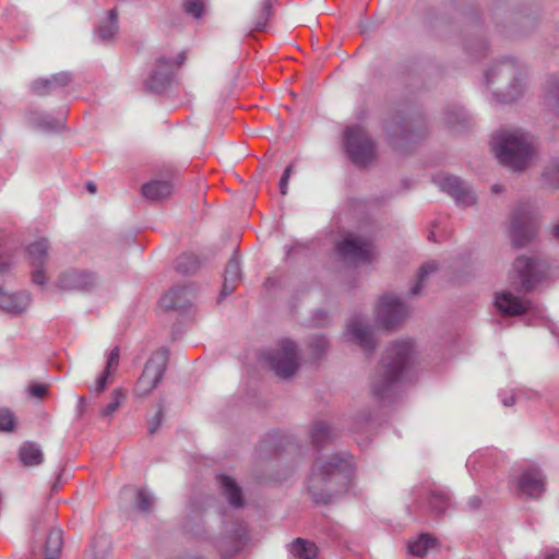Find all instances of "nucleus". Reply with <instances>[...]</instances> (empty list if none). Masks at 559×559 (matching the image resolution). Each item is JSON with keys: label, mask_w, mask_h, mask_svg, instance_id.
I'll return each mask as SVG.
<instances>
[{"label": "nucleus", "mask_w": 559, "mask_h": 559, "mask_svg": "<svg viewBox=\"0 0 559 559\" xmlns=\"http://www.w3.org/2000/svg\"><path fill=\"white\" fill-rule=\"evenodd\" d=\"M15 428V417L8 408L0 409V431L11 432Z\"/></svg>", "instance_id": "46"}, {"label": "nucleus", "mask_w": 559, "mask_h": 559, "mask_svg": "<svg viewBox=\"0 0 559 559\" xmlns=\"http://www.w3.org/2000/svg\"><path fill=\"white\" fill-rule=\"evenodd\" d=\"M316 317H317L316 322H317V324H320V325H324L329 320V316L324 310H319L316 313Z\"/></svg>", "instance_id": "53"}, {"label": "nucleus", "mask_w": 559, "mask_h": 559, "mask_svg": "<svg viewBox=\"0 0 559 559\" xmlns=\"http://www.w3.org/2000/svg\"><path fill=\"white\" fill-rule=\"evenodd\" d=\"M437 538L428 533H423L417 539L408 544V551L416 557H425L429 549L435 548Z\"/></svg>", "instance_id": "32"}, {"label": "nucleus", "mask_w": 559, "mask_h": 559, "mask_svg": "<svg viewBox=\"0 0 559 559\" xmlns=\"http://www.w3.org/2000/svg\"><path fill=\"white\" fill-rule=\"evenodd\" d=\"M269 367L281 378L288 379L299 369L297 345L290 340H284L275 349L264 355Z\"/></svg>", "instance_id": "8"}, {"label": "nucleus", "mask_w": 559, "mask_h": 559, "mask_svg": "<svg viewBox=\"0 0 559 559\" xmlns=\"http://www.w3.org/2000/svg\"><path fill=\"white\" fill-rule=\"evenodd\" d=\"M536 218L528 204H520L512 213L510 238L513 247L523 248L531 243L536 235Z\"/></svg>", "instance_id": "9"}, {"label": "nucleus", "mask_w": 559, "mask_h": 559, "mask_svg": "<svg viewBox=\"0 0 559 559\" xmlns=\"http://www.w3.org/2000/svg\"><path fill=\"white\" fill-rule=\"evenodd\" d=\"M168 355V349L160 348L146 361L134 388V393L138 396L148 395L158 385L167 368Z\"/></svg>", "instance_id": "10"}, {"label": "nucleus", "mask_w": 559, "mask_h": 559, "mask_svg": "<svg viewBox=\"0 0 559 559\" xmlns=\"http://www.w3.org/2000/svg\"><path fill=\"white\" fill-rule=\"evenodd\" d=\"M49 242L46 238H41L32 242L27 252L31 259L32 266H44L49 260Z\"/></svg>", "instance_id": "31"}, {"label": "nucleus", "mask_w": 559, "mask_h": 559, "mask_svg": "<svg viewBox=\"0 0 559 559\" xmlns=\"http://www.w3.org/2000/svg\"><path fill=\"white\" fill-rule=\"evenodd\" d=\"M19 459L24 466H37L44 462V453L39 444L26 441L19 449Z\"/></svg>", "instance_id": "28"}, {"label": "nucleus", "mask_w": 559, "mask_h": 559, "mask_svg": "<svg viewBox=\"0 0 559 559\" xmlns=\"http://www.w3.org/2000/svg\"><path fill=\"white\" fill-rule=\"evenodd\" d=\"M31 302V295L27 292L8 294L0 286V308L13 316L23 313Z\"/></svg>", "instance_id": "23"}, {"label": "nucleus", "mask_w": 559, "mask_h": 559, "mask_svg": "<svg viewBox=\"0 0 559 559\" xmlns=\"http://www.w3.org/2000/svg\"><path fill=\"white\" fill-rule=\"evenodd\" d=\"M544 559H559V549L549 550Z\"/></svg>", "instance_id": "58"}, {"label": "nucleus", "mask_w": 559, "mask_h": 559, "mask_svg": "<svg viewBox=\"0 0 559 559\" xmlns=\"http://www.w3.org/2000/svg\"><path fill=\"white\" fill-rule=\"evenodd\" d=\"M98 285V275L86 269H69L62 272L56 282V286L66 292L91 293Z\"/></svg>", "instance_id": "14"}, {"label": "nucleus", "mask_w": 559, "mask_h": 559, "mask_svg": "<svg viewBox=\"0 0 559 559\" xmlns=\"http://www.w3.org/2000/svg\"><path fill=\"white\" fill-rule=\"evenodd\" d=\"M154 497L145 489H139L135 497V507L139 511L146 513L153 509Z\"/></svg>", "instance_id": "44"}, {"label": "nucleus", "mask_w": 559, "mask_h": 559, "mask_svg": "<svg viewBox=\"0 0 559 559\" xmlns=\"http://www.w3.org/2000/svg\"><path fill=\"white\" fill-rule=\"evenodd\" d=\"M32 121L36 128L44 132H58L64 128L62 121L56 120L48 115L35 114L32 117Z\"/></svg>", "instance_id": "37"}, {"label": "nucleus", "mask_w": 559, "mask_h": 559, "mask_svg": "<svg viewBox=\"0 0 559 559\" xmlns=\"http://www.w3.org/2000/svg\"><path fill=\"white\" fill-rule=\"evenodd\" d=\"M414 344L411 341L393 342L383 353L371 390L376 399L391 404L397 396L401 380L413 361Z\"/></svg>", "instance_id": "2"}, {"label": "nucleus", "mask_w": 559, "mask_h": 559, "mask_svg": "<svg viewBox=\"0 0 559 559\" xmlns=\"http://www.w3.org/2000/svg\"><path fill=\"white\" fill-rule=\"evenodd\" d=\"M293 173V165H288L282 177H281V180H280V190H281V193L283 195L287 194V189H288V180L290 178V175Z\"/></svg>", "instance_id": "52"}, {"label": "nucleus", "mask_w": 559, "mask_h": 559, "mask_svg": "<svg viewBox=\"0 0 559 559\" xmlns=\"http://www.w3.org/2000/svg\"><path fill=\"white\" fill-rule=\"evenodd\" d=\"M372 241L358 234H347L338 243L340 255L350 263H368L372 259Z\"/></svg>", "instance_id": "13"}, {"label": "nucleus", "mask_w": 559, "mask_h": 559, "mask_svg": "<svg viewBox=\"0 0 559 559\" xmlns=\"http://www.w3.org/2000/svg\"><path fill=\"white\" fill-rule=\"evenodd\" d=\"M288 551L296 559H316L318 557L317 545L308 539L298 537L288 545Z\"/></svg>", "instance_id": "30"}, {"label": "nucleus", "mask_w": 559, "mask_h": 559, "mask_svg": "<svg viewBox=\"0 0 559 559\" xmlns=\"http://www.w3.org/2000/svg\"><path fill=\"white\" fill-rule=\"evenodd\" d=\"M62 547V532L52 528L46 539L44 559H57Z\"/></svg>", "instance_id": "34"}, {"label": "nucleus", "mask_w": 559, "mask_h": 559, "mask_svg": "<svg viewBox=\"0 0 559 559\" xmlns=\"http://www.w3.org/2000/svg\"><path fill=\"white\" fill-rule=\"evenodd\" d=\"M247 525L236 523L230 533L225 534L218 540V550L224 559L236 556L247 542Z\"/></svg>", "instance_id": "17"}, {"label": "nucleus", "mask_w": 559, "mask_h": 559, "mask_svg": "<svg viewBox=\"0 0 559 559\" xmlns=\"http://www.w3.org/2000/svg\"><path fill=\"white\" fill-rule=\"evenodd\" d=\"M174 192L170 180H151L141 188L142 195L151 202H160L168 199Z\"/></svg>", "instance_id": "26"}, {"label": "nucleus", "mask_w": 559, "mask_h": 559, "mask_svg": "<svg viewBox=\"0 0 559 559\" xmlns=\"http://www.w3.org/2000/svg\"><path fill=\"white\" fill-rule=\"evenodd\" d=\"M502 403H503L504 406H512V405H514V403H515L514 395H511V396H509L507 399H503Z\"/></svg>", "instance_id": "59"}, {"label": "nucleus", "mask_w": 559, "mask_h": 559, "mask_svg": "<svg viewBox=\"0 0 559 559\" xmlns=\"http://www.w3.org/2000/svg\"><path fill=\"white\" fill-rule=\"evenodd\" d=\"M534 138L520 130H501L492 140V150L499 162L514 171L524 170L533 156Z\"/></svg>", "instance_id": "3"}, {"label": "nucleus", "mask_w": 559, "mask_h": 559, "mask_svg": "<svg viewBox=\"0 0 559 559\" xmlns=\"http://www.w3.org/2000/svg\"><path fill=\"white\" fill-rule=\"evenodd\" d=\"M32 281L34 284L45 286L47 283L46 272L44 266H33Z\"/></svg>", "instance_id": "50"}, {"label": "nucleus", "mask_w": 559, "mask_h": 559, "mask_svg": "<svg viewBox=\"0 0 559 559\" xmlns=\"http://www.w3.org/2000/svg\"><path fill=\"white\" fill-rule=\"evenodd\" d=\"M48 392V385L33 382L28 385V394L32 397L44 399Z\"/></svg>", "instance_id": "48"}, {"label": "nucleus", "mask_w": 559, "mask_h": 559, "mask_svg": "<svg viewBox=\"0 0 559 559\" xmlns=\"http://www.w3.org/2000/svg\"><path fill=\"white\" fill-rule=\"evenodd\" d=\"M542 181L548 188H559V158L551 159L542 173Z\"/></svg>", "instance_id": "36"}, {"label": "nucleus", "mask_w": 559, "mask_h": 559, "mask_svg": "<svg viewBox=\"0 0 559 559\" xmlns=\"http://www.w3.org/2000/svg\"><path fill=\"white\" fill-rule=\"evenodd\" d=\"M491 191H492L493 193H499V192H501V191H502V186H500V185H493V186L491 187Z\"/></svg>", "instance_id": "64"}, {"label": "nucleus", "mask_w": 559, "mask_h": 559, "mask_svg": "<svg viewBox=\"0 0 559 559\" xmlns=\"http://www.w3.org/2000/svg\"><path fill=\"white\" fill-rule=\"evenodd\" d=\"M39 524H40V519H39V518H38V519H33V520H32V527H33V531H34V532L38 530Z\"/></svg>", "instance_id": "60"}, {"label": "nucleus", "mask_w": 559, "mask_h": 559, "mask_svg": "<svg viewBox=\"0 0 559 559\" xmlns=\"http://www.w3.org/2000/svg\"><path fill=\"white\" fill-rule=\"evenodd\" d=\"M524 66L512 57L496 60L486 72V82L503 103L516 100L524 91Z\"/></svg>", "instance_id": "4"}, {"label": "nucleus", "mask_w": 559, "mask_h": 559, "mask_svg": "<svg viewBox=\"0 0 559 559\" xmlns=\"http://www.w3.org/2000/svg\"><path fill=\"white\" fill-rule=\"evenodd\" d=\"M480 504H481V500L478 497H472L468 500V507L472 510H477L480 507Z\"/></svg>", "instance_id": "57"}, {"label": "nucleus", "mask_w": 559, "mask_h": 559, "mask_svg": "<svg viewBox=\"0 0 559 559\" xmlns=\"http://www.w3.org/2000/svg\"><path fill=\"white\" fill-rule=\"evenodd\" d=\"M450 496L443 489H431L428 498V503L433 513L442 515L450 507Z\"/></svg>", "instance_id": "33"}, {"label": "nucleus", "mask_w": 559, "mask_h": 559, "mask_svg": "<svg viewBox=\"0 0 559 559\" xmlns=\"http://www.w3.org/2000/svg\"><path fill=\"white\" fill-rule=\"evenodd\" d=\"M194 296L193 285L178 286L169 289L160 298V307L165 310H182L191 306Z\"/></svg>", "instance_id": "20"}, {"label": "nucleus", "mask_w": 559, "mask_h": 559, "mask_svg": "<svg viewBox=\"0 0 559 559\" xmlns=\"http://www.w3.org/2000/svg\"><path fill=\"white\" fill-rule=\"evenodd\" d=\"M119 362V348L115 347L111 349V352L108 355L106 367L104 371H108L111 373L112 370L116 369Z\"/></svg>", "instance_id": "51"}, {"label": "nucleus", "mask_w": 559, "mask_h": 559, "mask_svg": "<svg viewBox=\"0 0 559 559\" xmlns=\"http://www.w3.org/2000/svg\"><path fill=\"white\" fill-rule=\"evenodd\" d=\"M308 345L312 350V356L319 359L328 352L330 342L325 335L316 334L309 338Z\"/></svg>", "instance_id": "41"}, {"label": "nucleus", "mask_w": 559, "mask_h": 559, "mask_svg": "<svg viewBox=\"0 0 559 559\" xmlns=\"http://www.w3.org/2000/svg\"><path fill=\"white\" fill-rule=\"evenodd\" d=\"M186 60V53L181 51L178 53L175 61H170L165 56L156 58L154 67L144 81V88L150 93L159 94L164 92L173 80L174 71L179 68Z\"/></svg>", "instance_id": "11"}, {"label": "nucleus", "mask_w": 559, "mask_h": 559, "mask_svg": "<svg viewBox=\"0 0 559 559\" xmlns=\"http://www.w3.org/2000/svg\"><path fill=\"white\" fill-rule=\"evenodd\" d=\"M389 144L400 152L421 141L428 133L426 119L419 114L395 111L383 121Z\"/></svg>", "instance_id": "5"}, {"label": "nucleus", "mask_w": 559, "mask_h": 559, "mask_svg": "<svg viewBox=\"0 0 559 559\" xmlns=\"http://www.w3.org/2000/svg\"><path fill=\"white\" fill-rule=\"evenodd\" d=\"M337 437L338 432L336 429L326 421L317 420L311 426L310 439L317 450H321L332 443Z\"/></svg>", "instance_id": "24"}, {"label": "nucleus", "mask_w": 559, "mask_h": 559, "mask_svg": "<svg viewBox=\"0 0 559 559\" xmlns=\"http://www.w3.org/2000/svg\"><path fill=\"white\" fill-rule=\"evenodd\" d=\"M127 392L120 388L115 389L110 394V402L107 406H105L99 415L103 418H111L116 411L126 401Z\"/></svg>", "instance_id": "39"}, {"label": "nucleus", "mask_w": 559, "mask_h": 559, "mask_svg": "<svg viewBox=\"0 0 559 559\" xmlns=\"http://www.w3.org/2000/svg\"><path fill=\"white\" fill-rule=\"evenodd\" d=\"M217 483L223 496L230 506L234 508H242L245 506L242 490L231 477L227 475H218Z\"/></svg>", "instance_id": "27"}, {"label": "nucleus", "mask_w": 559, "mask_h": 559, "mask_svg": "<svg viewBox=\"0 0 559 559\" xmlns=\"http://www.w3.org/2000/svg\"><path fill=\"white\" fill-rule=\"evenodd\" d=\"M495 305L503 316L508 317L522 316L533 310L531 300L515 296L511 292L497 294Z\"/></svg>", "instance_id": "19"}, {"label": "nucleus", "mask_w": 559, "mask_h": 559, "mask_svg": "<svg viewBox=\"0 0 559 559\" xmlns=\"http://www.w3.org/2000/svg\"><path fill=\"white\" fill-rule=\"evenodd\" d=\"M350 476L352 465L345 457H320L308 477L307 491L317 504L333 503L348 490Z\"/></svg>", "instance_id": "1"}, {"label": "nucleus", "mask_w": 559, "mask_h": 559, "mask_svg": "<svg viewBox=\"0 0 559 559\" xmlns=\"http://www.w3.org/2000/svg\"><path fill=\"white\" fill-rule=\"evenodd\" d=\"M345 147L350 160L360 168L372 165L377 159L376 144L360 127L345 130Z\"/></svg>", "instance_id": "7"}, {"label": "nucleus", "mask_w": 559, "mask_h": 559, "mask_svg": "<svg viewBox=\"0 0 559 559\" xmlns=\"http://www.w3.org/2000/svg\"><path fill=\"white\" fill-rule=\"evenodd\" d=\"M181 8L183 12L193 19H201L205 12L204 0H182Z\"/></svg>", "instance_id": "43"}, {"label": "nucleus", "mask_w": 559, "mask_h": 559, "mask_svg": "<svg viewBox=\"0 0 559 559\" xmlns=\"http://www.w3.org/2000/svg\"><path fill=\"white\" fill-rule=\"evenodd\" d=\"M435 182L442 191L451 195L459 206L467 207L474 205L477 201L474 190L457 176H437Z\"/></svg>", "instance_id": "15"}, {"label": "nucleus", "mask_w": 559, "mask_h": 559, "mask_svg": "<svg viewBox=\"0 0 559 559\" xmlns=\"http://www.w3.org/2000/svg\"><path fill=\"white\" fill-rule=\"evenodd\" d=\"M11 263L0 255V275L9 272Z\"/></svg>", "instance_id": "55"}, {"label": "nucleus", "mask_w": 559, "mask_h": 559, "mask_svg": "<svg viewBox=\"0 0 559 559\" xmlns=\"http://www.w3.org/2000/svg\"><path fill=\"white\" fill-rule=\"evenodd\" d=\"M464 49L474 58H479L487 51V41L484 38H471L465 40Z\"/></svg>", "instance_id": "42"}, {"label": "nucleus", "mask_w": 559, "mask_h": 559, "mask_svg": "<svg viewBox=\"0 0 559 559\" xmlns=\"http://www.w3.org/2000/svg\"><path fill=\"white\" fill-rule=\"evenodd\" d=\"M201 265V261L193 253H183L176 261V271L185 275L194 274Z\"/></svg>", "instance_id": "35"}, {"label": "nucleus", "mask_w": 559, "mask_h": 559, "mask_svg": "<svg viewBox=\"0 0 559 559\" xmlns=\"http://www.w3.org/2000/svg\"><path fill=\"white\" fill-rule=\"evenodd\" d=\"M73 80L70 72H60L49 79L39 78L32 82V92L38 96H45L56 88L68 86Z\"/></svg>", "instance_id": "21"}, {"label": "nucleus", "mask_w": 559, "mask_h": 559, "mask_svg": "<svg viewBox=\"0 0 559 559\" xmlns=\"http://www.w3.org/2000/svg\"><path fill=\"white\" fill-rule=\"evenodd\" d=\"M547 263L537 258L528 255H520L515 259L510 272L511 286L518 293H530L546 276Z\"/></svg>", "instance_id": "6"}, {"label": "nucleus", "mask_w": 559, "mask_h": 559, "mask_svg": "<svg viewBox=\"0 0 559 559\" xmlns=\"http://www.w3.org/2000/svg\"><path fill=\"white\" fill-rule=\"evenodd\" d=\"M445 126L454 131H462L472 126V119L461 105L453 104L447 107L443 114Z\"/></svg>", "instance_id": "25"}, {"label": "nucleus", "mask_w": 559, "mask_h": 559, "mask_svg": "<svg viewBox=\"0 0 559 559\" xmlns=\"http://www.w3.org/2000/svg\"><path fill=\"white\" fill-rule=\"evenodd\" d=\"M355 420L359 426L367 424L370 420V413L367 411L361 412L356 416Z\"/></svg>", "instance_id": "54"}, {"label": "nucleus", "mask_w": 559, "mask_h": 559, "mask_svg": "<svg viewBox=\"0 0 559 559\" xmlns=\"http://www.w3.org/2000/svg\"><path fill=\"white\" fill-rule=\"evenodd\" d=\"M118 31L117 10L111 9L108 17L103 22L97 29L98 36L102 40L111 39Z\"/></svg>", "instance_id": "38"}, {"label": "nucleus", "mask_w": 559, "mask_h": 559, "mask_svg": "<svg viewBox=\"0 0 559 559\" xmlns=\"http://www.w3.org/2000/svg\"><path fill=\"white\" fill-rule=\"evenodd\" d=\"M272 0H264L262 3L261 12L254 21V27L259 31L263 29L271 16Z\"/></svg>", "instance_id": "45"}, {"label": "nucleus", "mask_w": 559, "mask_h": 559, "mask_svg": "<svg viewBox=\"0 0 559 559\" xmlns=\"http://www.w3.org/2000/svg\"><path fill=\"white\" fill-rule=\"evenodd\" d=\"M109 376L110 373L108 371H103V373L95 381L94 385L90 386V390L97 394L103 393L107 386Z\"/></svg>", "instance_id": "49"}, {"label": "nucleus", "mask_w": 559, "mask_h": 559, "mask_svg": "<svg viewBox=\"0 0 559 559\" xmlns=\"http://www.w3.org/2000/svg\"><path fill=\"white\" fill-rule=\"evenodd\" d=\"M519 490L528 498H539L545 489V476L537 466H530L518 479Z\"/></svg>", "instance_id": "18"}, {"label": "nucleus", "mask_w": 559, "mask_h": 559, "mask_svg": "<svg viewBox=\"0 0 559 559\" xmlns=\"http://www.w3.org/2000/svg\"><path fill=\"white\" fill-rule=\"evenodd\" d=\"M86 189L91 192V193H95L96 192V185L94 182H87L86 185Z\"/></svg>", "instance_id": "62"}, {"label": "nucleus", "mask_w": 559, "mask_h": 559, "mask_svg": "<svg viewBox=\"0 0 559 559\" xmlns=\"http://www.w3.org/2000/svg\"><path fill=\"white\" fill-rule=\"evenodd\" d=\"M240 281H241L240 259H239L237 252L235 251L225 267L224 282H223V287H222V290H221V294L218 297V302H221L224 297L233 294Z\"/></svg>", "instance_id": "22"}, {"label": "nucleus", "mask_w": 559, "mask_h": 559, "mask_svg": "<svg viewBox=\"0 0 559 559\" xmlns=\"http://www.w3.org/2000/svg\"><path fill=\"white\" fill-rule=\"evenodd\" d=\"M552 234H554V236H555L557 239H559V222H558V223H556V224H554V226H552Z\"/></svg>", "instance_id": "61"}, {"label": "nucleus", "mask_w": 559, "mask_h": 559, "mask_svg": "<svg viewBox=\"0 0 559 559\" xmlns=\"http://www.w3.org/2000/svg\"><path fill=\"white\" fill-rule=\"evenodd\" d=\"M61 472H62V471H60V472H59V474H58V476H57L56 481L52 484V486H51V490H57V489H58L59 480H60V478H61Z\"/></svg>", "instance_id": "63"}, {"label": "nucleus", "mask_w": 559, "mask_h": 559, "mask_svg": "<svg viewBox=\"0 0 559 559\" xmlns=\"http://www.w3.org/2000/svg\"><path fill=\"white\" fill-rule=\"evenodd\" d=\"M520 25L522 27L527 26H534L536 24V17H522V20L519 21Z\"/></svg>", "instance_id": "56"}, {"label": "nucleus", "mask_w": 559, "mask_h": 559, "mask_svg": "<svg viewBox=\"0 0 559 559\" xmlns=\"http://www.w3.org/2000/svg\"><path fill=\"white\" fill-rule=\"evenodd\" d=\"M344 335L347 341L358 344L366 353H372L377 346L371 325L360 316L348 320Z\"/></svg>", "instance_id": "16"}, {"label": "nucleus", "mask_w": 559, "mask_h": 559, "mask_svg": "<svg viewBox=\"0 0 559 559\" xmlns=\"http://www.w3.org/2000/svg\"><path fill=\"white\" fill-rule=\"evenodd\" d=\"M544 105L549 112L559 118V78L551 76L545 84Z\"/></svg>", "instance_id": "29"}, {"label": "nucleus", "mask_w": 559, "mask_h": 559, "mask_svg": "<svg viewBox=\"0 0 559 559\" xmlns=\"http://www.w3.org/2000/svg\"><path fill=\"white\" fill-rule=\"evenodd\" d=\"M408 316L409 308L399 296L385 294L381 297L377 320L384 329H396Z\"/></svg>", "instance_id": "12"}, {"label": "nucleus", "mask_w": 559, "mask_h": 559, "mask_svg": "<svg viewBox=\"0 0 559 559\" xmlns=\"http://www.w3.org/2000/svg\"><path fill=\"white\" fill-rule=\"evenodd\" d=\"M163 418H164V403L160 400L157 403V412H156V414L152 418L148 419L147 430H148L150 435H154V433L157 432V430L159 429V427H160V425L163 423Z\"/></svg>", "instance_id": "47"}, {"label": "nucleus", "mask_w": 559, "mask_h": 559, "mask_svg": "<svg viewBox=\"0 0 559 559\" xmlns=\"http://www.w3.org/2000/svg\"><path fill=\"white\" fill-rule=\"evenodd\" d=\"M436 271L437 264L435 262H427L423 264L417 275V282L408 292L409 297L419 296L421 294L425 281L430 274L435 273Z\"/></svg>", "instance_id": "40"}]
</instances>
